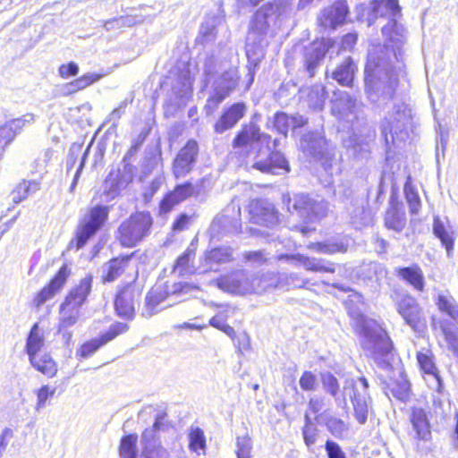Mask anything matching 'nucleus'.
<instances>
[{"label":"nucleus","instance_id":"f257e3e1","mask_svg":"<svg viewBox=\"0 0 458 458\" xmlns=\"http://www.w3.org/2000/svg\"><path fill=\"white\" fill-rule=\"evenodd\" d=\"M370 6L369 26L374 23L377 17L389 18L387 24L382 28V34L387 42L369 46L364 70L367 98L380 106L393 98L398 85V71L403 66L402 47L406 31L396 21L401 13L398 0H373Z\"/></svg>","mask_w":458,"mask_h":458},{"label":"nucleus","instance_id":"f03ea898","mask_svg":"<svg viewBox=\"0 0 458 458\" xmlns=\"http://www.w3.org/2000/svg\"><path fill=\"white\" fill-rule=\"evenodd\" d=\"M356 332L366 355L371 357L381 368H388L387 356L392 344L386 332L376 321L363 317L357 321Z\"/></svg>","mask_w":458,"mask_h":458},{"label":"nucleus","instance_id":"7ed1b4c3","mask_svg":"<svg viewBox=\"0 0 458 458\" xmlns=\"http://www.w3.org/2000/svg\"><path fill=\"white\" fill-rule=\"evenodd\" d=\"M198 290V286L186 282H178L172 284H156L146 296L143 314L147 317H151L162 310L172 306L178 298H182Z\"/></svg>","mask_w":458,"mask_h":458},{"label":"nucleus","instance_id":"20e7f679","mask_svg":"<svg viewBox=\"0 0 458 458\" xmlns=\"http://www.w3.org/2000/svg\"><path fill=\"white\" fill-rule=\"evenodd\" d=\"M153 219L148 212H138L123 222L118 228L119 241L124 247H134L150 232Z\"/></svg>","mask_w":458,"mask_h":458},{"label":"nucleus","instance_id":"39448f33","mask_svg":"<svg viewBox=\"0 0 458 458\" xmlns=\"http://www.w3.org/2000/svg\"><path fill=\"white\" fill-rule=\"evenodd\" d=\"M290 12L289 4L283 0L276 1L264 10H259L251 21L248 40H250L255 36L262 37L266 35L272 22L280 24Z\"/></svg>","mask_w":458,"mask_h":458},{"label":"nucleus","instance_id":"423d86ee","mask_svg":"<svg viewBox=\"0 0 458 458\" xmlns=\"http://www.w3.org/2000/svg\"><path fill=\"white\" fill-rule=\"evenodd\" d=\"M411 112L404 104L394 106L391 114L384 118L380 124L381 135L386 146L394 143L396 139L403 140L402 134L411 124Z\"/></svg>","mask_w":458,"mask_h":458},{"label":"nucleus","instance_id":"0eeeda50","mask_svg":"<svg viewBox=\"0 0 458 458\" xmlns=\"http://www.w3.org/2000/svg\"><path fill=\"white\" fill-rule=\"evenodd\" d=\"M107 207L97 205L81 218L75 239L76 250L81 249L87 242L103 226L107 219Z\"/></svg>","mask_w":458,"mask_h":458},{"label":"nucleus","instance_id":"6e6552de","mask_svg":"<svg viewBox=\"0 0 458 458\" xmlns=\"http://www.w3.org/2000/svg\"><path fill=\"white\" fill-rule=\"evenodd\" d=\"M375 139V129L369 123H364L355 128L353 133L344 140V146L354 158L363 160L369 157Z\"/></svg>","mask_w":458,"mask_h":458},{"label":"nucleus","instance_id":"1a4fd4ad","mask_svg":"<svg viewBox=\"0 0 458 458\" xmlns=\"http://www.w3.org/2000/svg\"><path fill=\"white\" fill-rule=\"evenodd\" d=\"M270 136L261 133L259 127L254 123L244 124L237 133L232 142V147L235 150L249 155L259 144H268Z\"/></svg>","mask_w":458,"mask_h":458},{"label":"nucleus","instance_id":"9d476101","mask_svg":"<svg viewBox=\"0 0 458 458\" xmlns=\"http://www.w3.org/2000/svg\"><path fill=\"white\" fill-rule=\"evenodd\" d=\"M135 173L136 167L129 165L112 170L103 182V194L112 199L117 198L132 182Z\"/></svg>","mask_w":458,"mask_h":458},{"label":"nucleus","instance_id":"9b49d317","mask_svg":"<svg viewBox=\"0 0 458 458\" xmlns=\"http://www.w3.org/2000/svg\"><path fill=\"white\" fill-rule=\"evenodd\" d=\"M216 286L224 292L244 295L253 293L251 275L246 270H236L216 280Z\"/></svg>","mask_w":458,"mask_h":458},{"label":"nucleus","instance_id":"f8f14e48","mask_svg":"<svg viewBox=\"0 0 458 458\" xmlns=\"http://www.w3.org/2000/svg\"><path fill=\"white\" fill-rule=\"evenodd\" d=\"M345 389L351 386L352 395L351 400L354 409V416L360 424L367 421L369 413V395L368 394L369 383L365 377H359L357 380L351 379L346 382Z\"/></svg>","mask_w":458,"mask_h":458},{"label":"nucleus","instance_id":"ddd939ff","mask_svg":"<svg viewBox=\"0 0 458 458\" xmlns=\"http://www.w3.org/2000/svg\"><path fill=\"white\" fill-rule=\"evenodd\" d=\"M395 306L405 323L414 331H420L424 327L425 319L421 308L413 297L403 295L396 301Z\"/></svg>","mask_w":458,"mask_h":458},{"label":"nucleus","instance_id":"4468645a","mask_svg":"<svg viewBox=\"0 0 458 458\" xmlns=\"http://www.w3.org/2000/svg\"><path fill=\"white\" fill-rule=\"evenodd\" d=\"M198 153L199 146L193 140L180 149L173 163V174L176 178L184 177L192 170Z\"/></svg>","mask_w":458,"mask_h":458},{"label":"nucleus","instance_id":"2eb2a0df","mask_svg":"<svg viewBox=\"0 0 458 458\" xmlns=\"http://www.w3.org/2000/svg\"><path fill=\"white\" fill-rule=\"evenodd\" d=\"M127 330V324L116 323L112 325L109 330L100 337L84 343L77 351L76 355L87 359L95 353L101 346L112 341L120 334L125 333Z\"/></svg>","mask_w":458,"mask_h":458},{"label":"nucleus","instance_id":"dca6fc26","mask_svg":"<svg viewBox=\"0 0 458 458\" xmlns=\"http://www.w3.org/2000/svg\"><path fill=\"white\" fill-rule=\"evenodd\" d=\"M278 260H284L294 267L302 266L307 271L319 273H334L335 266L325 259L310 258L301 254H282L278 256Z\"/></svg>","mask_w":458,"mask_h":458},{"label":"nucleus","instance_id":"f3484780","mask_svg":"<svg viewBox=\"0 0 458 458\" xmlns=\"http://www.w3.org/2000/svg\"><path fill=\"white\" fill-rule=\"evenodd\" d=\"M238 81V71L235 68L225 71L214 81V94L208 98V102L216 106L220 104L236 88Z\"/></svg>","mask_w":458,"mask_h":458},{"label":"nucleus","instance_id":"a211bd4d","mask_svg":"<svg viewBox=\"0 0 458 458\" xmlns=\"http://www.w3.org/2000/svg\"><path fill=\"white\" fill-rule=\"evenodd\" d=\"M360 104L345 92L332 101V113L340 120L352 123L359 118Z\"/></svg>","mask_w":458,"mask_h":458},{"label":"nucleus","instance_id":"6ab92c4d","mask_svg":"<svg viewBox=\"0 0 458 458\" xmlns=\"http://www.w3.org/2000/svg\"><path fill=\"white\" fill-rule=\"evenodd\" d=\"M348 13V6L345 0H338L331 6L323 9L318 17L319 26L324 29L335 30L343 24Z\"/></svg>","mask_w":458,"mask_h":458},{"label":"nucleus","instance_id":"aec40b11","mask_svg":"<svg viewBox=\"0 0 458 458\" xmlns=\"http://www.w3.org/2000/svg\"><path fill=\"white\" fill-rule=\"evenodd\" d=\"M248 209L250 219L254 224L273 226L278 222V215L272 202H250Z\"/></svg>","mask_w":458,"mask_h":458},{"label":"nucleus","instance_id":"412c9836","mask_svg":"<svg viewBox=\"0 0 458 458\" xmlns=\"http://www.w3.org/2000/svg\"><path fill=\"white\" fill-rule=\"evenodd\" d=\"M71 274L67 265H64L47 286L44 287L35 297L34 303L37 307L43 305L47 301L53 298L65 284Z\"/></svg>","mask_w":458,"mask_h":458},{"label":"nucleus","instance_id":"4be33fe9","mask_svg":"<svg viewBox=\"0 0 458 458\" xmlns=\"http://www.w3.org/2000/svg\"><path fill=\"white\" fill-rule=\"evenodd\" d=\"M410 421L415 439L424 442L431 439V425L428 414L424 409L413 407L411 411Z\"/></svg>","mask_w":458,"mask_h":458},{"label":"nucleus","instance_id":"5701e85b","mask_svg":"<svg viewBox=\"0 0 458 458\" xmlns=\"http://www.w3.org/2000/svg\"><path fill=\"white\" fill-rule=\"evenodd\" d=\"M247 106L243 102H238L225 109L216 123L214 128L216 133H223L233 128L245 114Z\"/></svg>","mask_w":458,"mask_h":458},{"label":"nucleus","instance_id":"b1692460","mask_svg":"<svg viewBox=\"0 0 458 458\" xmlns=\"http://www.w3.org/2000/svg\"><path fill=\"white\" fill-rule=\"evenodd\" d=\"M253 167L262 173L281 174L289 172V165L283 154L278 151L271 152L267 158H259Z\"/></svg>","mask_w":458,"mask_h":458},{"label":"nucleus","instance_id":"393cba45","mask_svg":"<svg viewBox=\"0 0 458 458\" xmlns=\"http://www.w3.org/2000/svg\"><path fill=\"white\" fill-rule=\"evenodd\" d=\"M330 39L313 42L305 51V64L310 76H313L316 68L324 59L327 51L330 47Z\"/></svg>","mask_w":458,"mask_h":458},{"label":"nucleus","instance_id":"a878e982","mask_svg":"<svg viewBox=\"0 0 458 458\" xmlns=\"http://www.w3.org/2000/svg\"><path fill=\"white\" fill-rule=\"evenodd\" d=\"M135 295L136 290L131 284L126 285L117 293L114 307L120 317L130 318L133 316Z\"/></svg>","mask_w":458,"mask_h":458},{"label":"nucleus","instance_id":"bb28decb","mask_svg":"<svg viewBox=\"0 0 458 458\" xmlns=\"http://www.w3.org/2000/svg\"><path fill=\"white\" fill-rule=\"evenodd\" d=\"M417 360L421 370L427 375L429 386L437 392H441L443 382L432 358L422 352L417 354Z\"/></svg>","mask_w":458,"mask_h":458},{"label":"nucleus","instance_id":"cd10ccee","mask_svg":"<svg viewBox=\"0 0 458 458\" xmlns=\"http://www.w3.org/2000/svg\"><path fill=\"white\" fill-rule=\"evenodd\" d=\"M192 82L193 79L188 70L182 72L174 81L172 91L178 98V106L185 105L191 97Z\"/></svg>","mask_w":458,"mask_h":458},{"label":"nucleus","instance_id":"c85d7f7f","mask_svg":"<svg viewBox=\"0 0 458 458\" xmlns=\"http://www.w3.org/2000/svg\"><path fill=\"white\" fill-rule=\"evenodd\" d=\"M386 225L396 232H401L406 225L404 202H390L385 216Z\"/></svg>","mask_w":458,"mask_h":458},{"label":"nucleus","instance_id":"c756f323","mask_svg":"<svg viewBox=\"0 0 458 458\" xmlns=\"http://www.w3.org/2000/svg\"><path fill=\"white\" fill-rule=\"evenodd\" d=\"M433 233L437 237L442 245L445 248L448 255L454 249V232L446 217L441 218L438 216L434 217Z\"/></svg>","mask_w":458,"mask_h":458},{"label":"nucleus","instance_id":"7c9ffc66","mask_svg":"<svg viewBox=\"0 0 458 458\" xmlns=\"http://www.w3.org/2000/svg\"><path fill=\"white\" fill-rule=\"evenodd\" d=\"M350 239L348 237H337L328 239L323 242L311 243L309 248L323 254L344 253L348 250Z\"/></svg>","mask_w":458,"mask_h":458},{"label":"nucleus","instance_id":"2f4dec72","mask_svg":"<svg viewBox=\"0 0 458 458\" xmlns=\"http://www.w3.org/2000/svg\"><path fill=\"white\" fill-rule=\"evenodd\" d=\"M91 284L92 276H86L81 280L80 284L70 292L64 302L80 309L91 291Z\"/></svg>","mask_w":458,"mask_h":458},{"label":"nucleus","instance_id":"473e14b6","mask_svg":"<svg viewBox=\"0 0 458 458\" xmlns=\"http://www.w3.org/2000/svg\"><path fill=\"white\" fill-rule=\"evenodd\" d=\"M326 140L320 132H309L301 140V148L308 156L314 157L323 153Z\"/></svg>","mask_w":458,"mask_h":458},{"label":"nucleus","instance_id":"72a5a7b5","mask_svg":"<svg viewBox=\"0 0 458 458\" xmlns=\"http://www.w3.org/2000/svg\"><path fill=\"white\" fill-rule=\"evenodd\" d=\"M293 208L307 222H315L326 216L324 202H295Z\"/></svg>","mask_w":458,"mask_h":458},{"label":"nucleus","instance_id":"f704fd0d","mask_svg":"<svg viewBox=\"0 0 458 458\" xmlns=\"http://www.w3.org/2000/svg\"><path fill=\"white\" fill-rule=\"evenodd\" d=\"M396 275L418 292L424 290L425 279L421 268L418 265L396 268Z\"/></svg>","mask_w":458,"mask_h":458},{"label":"nucleus","instance_id":"c9c22d12","mask_svg":"<svg viewBox=\"0 0 458 458\" xmlns=\"http://www.w3.org/2000/svg\"><path fill=\"white\" fill-rule=\"evenodd\" d=\"M131 258L124 256L115 258L103 266L102 278L104 282H113L121 276L129 266Z\"/></svg>","mask_w":458,"mask_h":458},{"label":"nucleus","instance_id":"e433bc0d","mask_svg":"<svg viewBox=\"0 0 458 458\" xmlns=\"http://www.w3.org/2000/svg\"><path fill=\"white\" fill-rule=\"evenodd\" d=\"M305 123L306 119L299 114L289 116L285 113H277L274 117L275 128L284 135H286L289 129L295 130Z\"/></svg>","mask_w":458,"mask_h":458},{"label":"nucleus","instance_id":"4c0bfd02","mask_svg":"<svg viewBox=\"0 0 458 458\" xmlns=\"http://www.w3.org/2000/svg\"><path fill=\"white\" fill-rule=\"evenodd\" d=\"M31 366L47 377H54L57 373V364L47 353H39L29 358Z\"/></svg>","mask_w":458,"mask_h":458},{"label":"nucleus","instance_id":"58836bf2","mask_svg":"<svg viewBox=\"0 0 458 458\" xmlns=\"http://www.w3.org/2000/svg\"><path fill=\"white\" fill-rule=\"evenodd\" d=\"M357 66L351 57H347L337 68L333 72L332 78L342 86H351L354 79Z\"/></svg>","mask_w":458,"mask_h":458},{"label":"nucleus","instance_id":"ea45409f","mask_svg":"<svg viewBox=\"0 0 458 458\" xmlns=\"http://www.w3.org/2000/svg\"><path fill=\"white\" fill-rule=\"evenodd\" d=\"M45 345L44 331L41 329L38 323H35L31 327L30 334L26 340L25 350L29 356L31 358L40 353V351Z\"/></svg>","mask_w":458,"mask_h":458},{"label":"nucleus","instance_id":"a19ab883","mask_svg":"<svg viewBox=\"0 0 458 458\" xmlns=\"http://www.w3.org/2000/svg\"><path fill=\"white\" fill-rule=\"evenodd\" d=\"M359 276L365 282L379 283L387 275L385 266L378 262H369L360 267Z\"/></svg>","mask_w":458,"mask_h":458},{"label":"nucleus","instance_id":"79ce46f5","mask_svg":"<svg viewBox=\"0 0 458 458\" xmlns=\"http://www.w3.org/2000/svg\"><path fill=\"white\" fill-rule=\"evenodd\" d=\"M278 276L276 273H266L260 276L251 275L254 293H262L272 289H279Z\"/></svg>","mask_w":458,"mask_h":458},{"label":"nucleus","instance_id":"37998d69","mask_svg":"<svg viewBox=\"0 0 458 458\" xmlns=\"http://www.w3.org/2000/svg\"><path fill=\"white\" fill-rule=\"evenodd\" d=\"M39 190V182L36 181L23 180L13 190L12 200H25L26 199L35 198Z\"/></svg>","mask_w":458,"mask_h":458},{"label":"nucleus","instance_id":"c03bdc74","mask_svg":"<svg viewBox=\"0 0 458 458\" xmlns=\"http://www.w3.org/2000/svg\"><path fill=\"white\" fill-rule=\"evenodd\" d=\"M59 315L58 330L70 328L77 323L80 317V309L63 302L60 306Z\"/></svg>","mask_w":458,"mask_h":458},{"label":"nucleus","instance_id":"a18cd8bd","mask_svg":"<svg viewBox=\"0 0 458 458\" xmlns=\"http://www.w3.org/2000/svg\"><path fill=\"white\" fill-rule=\"evenodd\" d=\"M205 262L209 269L213 265H219L230 262L232 260V250L227 247L215 248L205 254Z\"/></svg>","mask_w":458,"mask_h":458},{"label":"nucleus","instance_id":"49530a36","mask_svg":"<svg viewBox=\"0 0 458 458\" xmlns=\"http://www.w3.org/2000/svg\"><path fill=\"white\" fill-rule=\"evenodd\" d=\"M437 305L439 310L458 322V303L450 293H438Z\"/></svg>","mask_w":458,"mask_h":458},{"label":"nucleus","instance_id":"de8ad7c7","mask_svg":"<svg viewBox=\"0 0 458 458\" xmlns=\"http://www.w3.org/2000/svg\"><path fill=\"white\" fill-rule=\"evenodd\" d=\"M195 257V250L187 248V250L177 259L174 266V271L180 276L190 275L194 272L193 267L191 265Z\"/></svg>","mask_w":458,"mask_h":458},{"label":"nucleus","instance_id":"09e8293b","mask_svg":"<svg viewBox=\"0 0 458 458\" xmlns=\"http://www.w3.org/2000/svg\"><path fill=\"white\" fill-rule=\"evenodd\" d=\"M278 276V285L279 289H286L290 288H304L309 281L305 278H302L297 273L285 274L281 273L277 274Z\"/></svg>","mask_w":458,"mask_h":458},{"label":"nucleus","instance_id":"8fccbe9b","mask_svg":"<svg viewBox=\"0 0 458 458\" xmlns=\"http://www.w3.org/2000/svg\"><path fill=\"white\" fill-rule=\"evenodd\" d=\"M163 416L159 415L156 418V420L152 426V428H146L141 435V445L143 449H147V447L156 446L157 444H159L157 439V430L160 429L163 425L162 422Z\"/></svg>","mask_w":458,"mask_h":458},{"label":"nucleus","instance_id":"3c124183","mask_svg":"<svg viewBox=\"0 0 458 458\" xmlns=\"http://www.w3.org/2000/svg\"><path fill=\"white\" fill-rule=\"evenodd\" d=\"M325 425L327 430L336 438H343L349 429L346 422L334 416L327 417Z\"/></svg>","mask_w":458,"mask_h":458},{"label":"nucleus","instance_id":"603ef678","mask_svg":"<svg viewBox=\"0 0 458 458\" xmlns=\"http://www.w3.org/2000/svg\"><path fill=\"white\" fill-rule=\"evenodd\" d=\"M100 78L101 75L99 74L87 73L74 80L73 81L68 83L65 86V88L67 89L69 93H73L89 87V85L98 81Z\"/></svg>","mask_w":458,"mask_h":458},{"label":"nucleus","instance_id":"864d4df0","mask_svg":"<svg viewBox=\"0 0 458 458\" xmlns=\"http://www.w3.org/2000/svg\"><path fill=\"white\" fill-rule=\"evenodd\" d=\"M199 192L197 186L191 182L178 185L172 193V198L164 197L162 200H184L188 198L194 197Z\"/></svg>","mask_w":458,"mask_h":458},{"label":"nucleus","instance_id":"5fc2aeb1","mask_svg":"<svg viewBox=\"0 0 458 458\" xmlns=\"http://www.w3.org/2000/svg\"><path fill=\"white\" fill-rule=\"evenodd\" d=\"M137 435H128L122 438L120 444L121 458H136Z\"/></svg>","mask_w":458,"mask_h":458},{"label":"nucleus","instance_id":"6e6d98bb","mask_svg":"<svg viewBox=\"0 0 458 458\" xmlns=\"http://www.w3.org/2000/svg\"><path fill=\"white\" fill-rule=\"evenodd\" d=\"M441 332L448 349L458 359V329L449 326H441Z\"/></svg>","mask_w":458,"mask_h":458},{"label":"nucleus","instance_id":"4d7b16f0","mask_svg":"<svg viewBox=\"0 0 458 458\" xmlns=\"http://www.w3.org/2000/svg\"><path fill=\"white\" fill-rule=\"evenodd\" d=\"M189 441V446L191 451L198 452L199 450L204 449L206 446V437L203 430L199 427L191 428Z\"/></svg>","mask_w":458,"mask_h":458},{"label":"nucleus","instance_id":"13d9d810","mask_svg":"<svg viewBox=\"0 0 458 458\" xmlns=\"http://www.w3.org/2000/svg\"><path fill=\"white\" fill-rule=\"evenodd\" d=\"M391 392L396 399L402 402H407L411 394V387L408 379L401 377L400 380H397L394 384Z\"/></svg>","mask_w":458,"mask_h":458},{"label":"nucleus","instance_id":"bf43d9fd","mask_svg":"<svg viewBox=\"0 0 458 458\" xmlns=\"http://www.w3.org/2000/svg\"><path fill=\"white\" fill-rule=\"evenodd\" d=\"M352 223L356 226L368 225L372 222V213L363 205L358 207L352 214Z\"/></svg>","mask_w":458,"mask_h":458},{"label":"nucleus","instance_id":"052dcab7","mask_svg":"<svg viewBox=\"0 0 458 458\" xmlns=\"http://www.w3.org/2000/svg\"><path fill=\"white\" fill-rule=\"evenodd\" d=\"M56 392L55 386H50L48 385L42 386L37 391V403L35 406L36 411H40L46 407L47 401L53 397Z\"/></svg>","mask_w":458,"mask_h":458},{"label":"nucleus","instance_id":"680f3d73","mask_svg":"<svg viewBox=\"0 0 458 458\" xmlns=\"http://www.w3.org/2000/svg\"><path fill=\"white\" fill-rule=\"evenodd\" d=\"M15 135L20 133L23 128L31 125L35 122V115L28 113L21 117L11 119L8 121Z\"/></svg>","mask_w":458,"mask_h":458},{"label":"nucleus","instance_id":"e2e57ef3","mask_svg":"<svg viewBox=\"0 0 458 458\" xmlns=\"http://www.w3.org/2000/svg\"><path fill=\"white\" fill-rule=\"evenodd\" d=\"M321 382L324 390L336 398L339 392V384L336 377L331 373H324L321 375Z\"/></svg>","mask_w":458,"mask_h":458},{"label":"nucleus","instance_id":"0e129e2a","mask_svg":"<svg viewBox=\"0 0 458 458\" xmlns=\"http://www.w3.org/2000/svg\"><path fill=\"white\" fill-rule=\"evenodd\" d=\"M299 384L304 391H315L318 386L317 377L311 371H304Z\"/></svg>","mask_w":458,"mask_h":458},{"label":"nucleus","instance_id":"69168bd1","mask_svg":"<svg viewBox=\"0 0 458 458\" xmlns=\"http://www.w3.org/2000/svg\"><path fill=\"white\" fill-rule=\"evenodd\" d=\"M237 458H250L251 442L248 437H237Z\"/></svg>","mask_w":458,"mask_h":458},{"label":"nucleus","instance_id":"338daca9","mask_svg":"<svg viewBox=\"0 0 458 458\" xmlns=\"http://www.w3.org/2000/svg\"><path fill=\"white\" fill-rule=\"evenodd\" d=\"M15 133L7 121L4 125L0 126V149H4L15 138Z\"/></svg>","mask_w":458,"mask_h":458},{"label":"nucleus","instance_id":"774afa93","mask_svg":"<svg viewBox=\"0 0 458 458\" xmlns=\"http://www.w3.org/2000/svg\"><path fill=\"white\" fill-rule=\"evenodd\" d=\"M141 456L142 458H169V454L160 444H157L156 446L142 449Z\"/></svg>","mask_w":458,"mask_h":458}]
</instances>
